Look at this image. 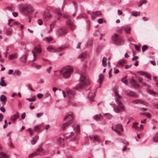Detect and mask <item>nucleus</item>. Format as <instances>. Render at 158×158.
<instances>
[{"instance_id":"nucleus-1","label":"nucleus","mask_w":158,"mask_h":158,"mask_svg":"<svg viewBox=\"0 0 158 158\" xmlns=\"http://www.w3.org/2000/svg\"><path fill=\"white\" fill-rule=\"evenodd\" d=\"M80 77L79 80L80 84L77 88L78 89H82L88 86L89 88V84L90 82L88 80L86 79V74L84 72L81 71L79 73Z\"/></svg>"},{"instance_id":"nucleus-2","label":"nucleus","mask_w":158,"mask_h":158,"mask_svg":"<svg viewBox=\"0 0 158 158\" xmlns=\"http://www.w3.org/2000/svg\"><path fill=\"white\" fill-rule=\"evenodd\" d=\"M115 94L116 96L115 98L117 105L116 106L113 107L114 109L115 112L119 113L124 110V106L120 100L121 98V97L118 95V93L116 91L115 92Z\"/></svg>"},{"instance_id":"nucleus-3","label":"nucleus","mask_w":158,"mask_h":158,"mask_svg":"<svg viewBox=\"0 0 158 158\" xmlns=\"http://www.w3.org/2000/svg\"><path fill=\"white\" fill-rule=\"evenodd\" d=\"M55 13L57 15L61 16L63 17L68 19L66 21L67 24L69 26L70 28L72 30H73L75 28V25L73 22L70 20V16L66 14H62L60 9L58 8L56 9L55 10Z\"/></svg>"},{"instance_id":"nucleus-4","label":"nucleus","mask_w":158,"mask_h":158,"mask_svg":"<svg viewBox=\"0 0 158 158\" xmlns=\"http://www.w3.org/2000/svg\"><path fill=\"white\" fill-rule=\"evenodd\" d=\"M62 93L64 98H68L70 101H73L74 100L76 95L74 90H69L66 92L62 91Z\"/></svg>"},{"instance_id":"nucleus-5","label":"nucleus","mask_w":158,"mask_h":158,"mask_svg":"<svg viewBox=\"0 0 158 158\" xmlns=\"http://www.w3.org/2000/svg\"><path fill=\"white\" fill-rule=\"evenodd\" d=\"M73 69L70 67H66L61 69L60 70V73L65 78L69 77L73 72Z\"/></svg>"},{"instance_id":"nucleus-6","label":"nucleus","mask_w":158,"mask_h":158,"mask_svg":"<svg viewBox=\"0 0 158 158\" xmlns=\"http://www.w3.org/2000/svg\"><path fill=\"white\" fill-rule=\"evenodd\" d=\"M22 10L25 14L28 15L33 11L34 9L31 6L26 5L23 6Z\"/></svg>"},{"instance_id":"nucleus-7","label":"nucleus","mask_w":158,"mask_h":158,"mask_svg":"<svg viewBox=\"0 0 158 158\" xmlns=\"http://www.w3.org/2000/svg\"><path fill=\"white\" fill-rule=\"evenodd\" d=\"M112 129L113 131L116 132L119 135H121V133L118 130H120L121 131H123V127L122 125L120 124H117L115 125L114 127H112Z\"/></svg>"},{"instance_id":"nucleus-8","label":"nucleus","mask_w":158,"mask_h":158,"mask_svg":"<svg viewBox=\"0 0 158 158\" xmlns=\"http://www.w3.org/2000/svg\"><path fill=\"white\" fill-rule=\"evenodd\" d=\"M42 49L40 46H35L34 47V49L32 51V53L33 56V61H35L36 60V56L35 52L39 53L41 52Z\"/></svg>"},{"instance_id":"nucleus-9","label":"nucleus","mask_w":158,"mask_h":158,"mask_svg":"<svg viewBox=\"0 0 158 158\" xmlns=\"http://www.w3.org/2000/svg\"><path fill=\"white\" fill-rule=\"evenodd\" d=\"M63 120L64 121L71 125L73 123V117L71 114L66 115L64 117Z\"/></svg>"},{"instance_id":"nucleus-10","label":"nucleus","mask_w":158,"mask_h":158,"mask_svg":"<svg viewBox=\"0 0 158 158\" xmlns=\"http://www.w3.org/2000/svg\"><path fill=\"white\" fill-rule=\"evenodd\" d=\"M68 32L67 28L64 27H60L57 30V33L60 35H63Z\"/></svg>"},{"instance_id":"nucleus-11","label":"nucleus","mask_w":158,"mask_h":158,"mask_svg":"<svg viewBox=\"0 0 158 158\" xmlns=\"http://www.w3.org/2000/svg\"><path fill=\"white\" fill-rule=\"evenodd\" d=\"M64 136L66 138H69L74 140H77L79 138L78 136L75 131L71 132L70 135L68 136L64 135Z\"/></svg>"},{"instance_id":"nucleus-12","label":"nucleus","mask_w":158,"mask_h":158,"mask_svg":"<svg viewBox=\"0 0 158 158\" xmlns=\"http://www.w3.org/2000/svg\"><path fill=\"white\" fill-rule=\"evenodd\" d=\"M118 34H115L112 37L113 40L117 44H120L122 42V40L121 38H118Z\"/></svg>"},{"instance_id":"nucleus-13","label":"nucleus","mask_w":158,"mask_h":158,"mask_svg":"<svg viewBox=\"0 0 158 158\" xmlns=\"http://www.w3.org/2000/svg\"><path fill=\"white\" fill-rule=\"evenodd\" d=\"M88 92L89 94L88 95V98L90 100L91 102H93L94 101V97L95 96V94L93 91H89Z\"/></svg>"},{"instance_id":"nucleus-14","label":"nucleus","mask_w":158,"mask_h":158,"mask_svg":"<svg viewBox=\"0 0 158 158\" xmlns=\"http://www.w3.org/2000/svg\"><path fill=\"white\" fill-rule=\"evenodd\" d=\"M51 17L52 15L48 11H45L44 12L43 19L45 21L49 20L51 18Z\"/></svg>"},{"instance_id":"nucleus-15","label":"nucleus","mask_w":158,"mask_h":158,"mask_svg":"<svg viewBox=\"0 0 158 158\" xmlns=\"http://www.w3.org/2000/svg\"><path fill=\"white\" fill-rule=\"evenodd\" d=\"M47 50L49 52H54L58 51V47H57L53 46H48Z\"/></svg>"},{"instance_id":"nucleus-16","label":"nucleus","mask_w":158,"mask_h":158,"mask_svg":"<svg viewBox=\"0 0 158 158\" xmlns=\"http://www.w3.org/2000/svg\"><path fill=\"white\" fill-rule=\"evenodd\" d=\"M129 81L131 85L134 87L138 88L139 86V85L136 83V81L133 79V77L130 78Z\"/></svg>"},{"instance_id":"nucleus-17","label":"nucleus","mask_w":158,"mask_h":158,"mask_svg":"<svg viewBox=\"0 0 158 158\" xmlns=\"http://www.w3.org/2000/svg\"><path fill=\"white\" fill-rule=\"evenodd\" d=\"M56 140L58 143L61 146H63L65 144L64 139L63 138L58 136Z\"/></svg>"},{"instance_id":"nucleus-18","label":"nucleus","mask_w":158,"mask_h":158,"mask_svg":"<svg viewBox=\"0 0 158 158\" xmlns=\"http://www.w3.org/2000/svg\"><path fill=\"white\" fill-rule=\"evenodd\" d=\"M134 104H142L146 106H148V103L145 101L141 99H137L134 100L133 101Z\"/></svg>"},{"instance_id":"nucleus-19","label":"nucleus","mask_w":158,"mask_h":158,"mask_svg":"<svg viewBox=\"0 0 158 158\" xmlns=\"http://www.w3.org/2000/svg\"><path fill=\"white\" fill-rule=\"evenodd\" d=\"M90 140L92 141H96L98 142H100V140L98 136L97 135H91L89 137Z\"/></svg>"},{"instance_id":"nucleus-20","label":"nucleus","mask_w":158,"mask_h":158,"mask_svg":"<svg viewBox=\"0 0 158 158\" xmlns=\"http://www.w3.org/2000/svg\"><path fill=\"white\" fill-rule=\"evenodd\" d=\"M19 116V113L18 112H17L16 114H14L11 116L10 119L12 121L15 122Z\"/></svg>"},{"instance_id":"nucleus-21","label":"nucleus","mask_w":158,"mask_h":158,"mask_svg":"<svg viewBox=\"0 0 158 158\" xmlns=\"http://www.w3.org/2000/svg\"><path fill=\"white\" fill-rule=\"evenodd\" d=\"M123 28L125 31L127 33H130V30L131 27L129 25H126L123 27Z\"/></svg>"},{"instance_id":"nucleus-22","label":"nucleus","mask_w":158,"mask_h":158,"mask_svg":"<svg viewBox=\"0 0 158 158\" xmlns=\"http://www.w3.org/2000/svg\"><path fill=\"white\" fill-rule=\"evenodd\" d=\"M101 15V13L100 11H96L93 12L92 19H94L96 16H99Z\"/></svg>"},{"instance_id":"nucleus-23","label":"nucleus","mask_w":158,"mask_h":158,"mask_svg":"<svg viewBox=\"0 0 158 158\" xmlns=\"http://www.w3.org/2000/svg\"><path fill=\"white\" fill-rule=\"evenodd\" d=\"M86 56V54L85 52H82L78 56V58L81 59V60H84L85 59Z\"/></svg>"},{"instance_id":"nucleus-24","label":"nucleus","mask_w":158,"mask_h":158,"mask_svg":"<svg viewBox=\"0 0 158 158\" xmlns=\"http://www.w3.org/2000/svg\"><path fill=\"white\" fill-rule=\"evenodd\" d=\"M41 125H38L35 127L34 128V131L35 132H39L41 131Z\"/></svg>"},{"instance_id":"nucleus-25","label":"nucleus","mask_w":158,"mask_h":158,"mask_svg":"<svg viewBox=\"0 0 158 158\" xmlns=\"http://www.w3.org/2000/svg\"><path fill=\"white\" fill-rule=\"evenodd\" d=\"M137 73H140L141 75L145 76L148 78H149L151 77V75L143 71H138Z\"/></svg>"},{"instance_id":"nucleus-26","label":"nucleus","mask_w":158,"mask_h":158,"mask_svg":"<svg viewBox=\"0 0 158 158\" xmlns=\"http://www.w3.org/2000/svg\"><path fill=\"white\" fill-rule=\"evenodd\" d=\"M55 25V23H52L50 25V27L47 28L48 32L50 33L52 32V29L54 27Z\"/></svg>"},{"instance_id":"nucleus-27","label":"nucleus","mask_w":158,"mask_h":158,"mask_svg":"<svg viewBox=\"0 0 158 158\" xmlns=\"http://www.w3.org/2000/svg\"><path fill=\"white\" fill-rule=\"evenodd\" d=\"M70 125V124L65 122L62 124L61 128L63 130H64L69 126Z\"/></svg>"},{"instance_id":"nucleus-28","label":"nucleus","mask_w":158,"mask_h":158,"mask_svg":"<svg viewBox=\"0 0 158 158\" xmlns=\"http://www.w3.org/2000/svg\"><path fill=\"white\" fill-rule=\"evenodd\" d=\"M104 77L102 75L100 74L99 75V78L98 79V82L100 83V85L99 86V87L100 88L101 86V84L102 82L103 79Z\"/></svg>"},{"instance_id":"nucleus-29","label":"nucleus","mask_w":158,"mask_h":158,"mask_svg":"<svg viewBox=\"0 0 158 158\" xmlns=\"http://www.w3.org/2000/svg\"><path fill=\"white\" fill-rule=\"evenodd\" d=\"M93 118L95 120L98 121L102 119V117L101 114H100L95 115Z\"/></svg>"},{"instance_id":"nucleus-30","label":"nucleus","mask_w":158,"mask_h":158,"mask_svg":"<svg viewBox=\"0 0 158 158\" xmlns=\"http://www.w3.org/2000/svg\"><path fill=\"white\" fill-rule=\"evenodd\" d=\"M17 57V55L16 53H14L10 55L9 56V58L10 60H12L13 59H15Z\"/></svg>"},{"instance_id":"nucleus-31","label":"nucleus","mask_w":158,"mask_h":158,"mask_svg":"<svg viewBox=\"0 0 158 158\" xmlns=\"http://www.w3.org/2000/svg\"><path fill=\"white\" fill-rule=\"evenodd\" d=\"M39 139L38 136H35V137L32 138V139L31 141V143L32 144H34L37 142V140Z\"/></svg>"},{"instance_id":"nucleus-32","label":"nucleus","mask_w":158,"mask_h":158,"mask_svg":"<svg viewBox=\"0 0 158 158\" xmlns=\"http://www.w3.org/2000/svg\"><path fill=\"white\" fill-rule=\"evenodd\" d=\"M107 63V58L105 57H103L102 59V65L104 67H106Z\"/></svg>"},{"instance_id":"nucleus-33","label":"nucleus","mask_w":158,"mask_h":158,"mask_svg":"<svg viewBox=\"0 0 158 158\" xmlns=\"http://www.w3.org/2000/svg\"><path fill=\"white\" fill-rule=\"evenodd\" d=\"M139 123H133L132 128H134L136 130L139 131V127L138 126Z\"/></svg>"},{"instance_id":"nucleus-34","label":"nucleus","mask_w":158,"mask_h":158,"mask_svg":"<svg viewBox=\"0 0 158 158\" xmlns=\"http://www.w3.org/2000/svg\"><path fill=\"white\" fill-rule=\"evenodd\" d=\"M69 46V45L68 44H65L64 45L62 46L61 47H58V51H61L63 49L67 48H68Z\"/></svg>"},{"instance_id":"nucleus-35","label":"nucleus","mask_w":158,"mask_h":158,"mask_svg":"<svg viewBox=\"0 0 158 158\" xmlns=\"http://www.w3.org/2000/svg\"><path fill=\"white\" fill-rule=\"evenodd\" d=\"M13 74L15 75L20 76L21 75L22 73L20 70L18 69H17L14 71Z\"/></svg>"},{"instance_id":"nucleus-36","label":"nucleus","mask_w":158,"mask_h":158,"mask_svg":"<svg viewBox=\"0 0 158 158\" xmlns=\"http://www.w3.org/2000/svg\"><path fill=\"white\" fill-rule=\"evenodd\" d=\"M147 2V0H140L138 4V6H141L143 4L146 3Z\"/></svg>"},{"instance_id":"nucleus-37","label":"nucleus","mask_w":158,"mask_h":158,"mask_svg":"<svg viewBox=\"0 0 158 158\" xmlns=\"http://www.w3.org/2000/svg\"><path fill=\"white\" fill-rule=\"evenodd\" d=\"M0 101L2 102L3 103H5V102L6 99V97L4 95H2L0 96Z\"/></svg>"},{"instance_id":"nucleus-38","label":"nucleus","mask_w":158,"mask_h":158,"mask_svg":"<svg viewBox=\"0 0 158 158\" xmlns=\"http://www.w3.org/2000/svg\"><path fill=\"white\" fill-rule=\"evenodd\" d=\"M13 33V30L11 28H8L6 31V33L8 35H10Z\"/></svg>"},{"instance_id":"nucleus-39","label":"nucleus","mask_w":158,"mask_h":158,"mask_svg":"<svg viewBox=\"0 0 158 158\" xmlns=\"http://www.w3.org/2000/svg\"><path fill=\"white\" fill-rule=\"evenodd\" d=\"M154 141L156 142H158V131L156 133L153 138Z\"/></svg>"},{"instance_id":"nucleus-40","label":"nucleus","mask_w":158,"mask_h":158,"mask_svg":"<svg viewBox=\"0 0 158 158\" xmlns=\"http://www.w3.org/2000/svg\"><path fill=\"white\" fill-rule=\"evenodd\" d=\"M21 61L23 63H25L26 62L27 60V57L25 55H23L22 56L21 58Z\"/></svg>"},{"instance_id":"nucleus-41","label":"nucleus","mask_w":158,"mask_h":158,"mask_svg":"<svg viewBox=\"0 0 158 158\" xmlns=\"http://www.w3.org/2000/svg\"><path fill=\"white\" fill-rule=\"evenodd\" d=\"M73 129L74 130H76L78 133H79L80 131V127L79 125H77L76 127H73Z\"/></svg>"},{"instance_id":"nucleus-42","label":"nucleus","mask_w":158,"mask_h":158,"mask_svg":"<svg viewBox=\"0 0 158 158\" xmlns=\"http://www.w3.org/2000/svg\"><path fill=\"white\" fill-rule=\"evenodd\" d=\"M105 117L107 119H110L112 117V115L109 113H106L105 115Z\"/></svg>"},{"instance_id":"nucleus-43","label":"nucleus","mask_w":158,"mask_h":158,"mask_svg":"<svg viewBox=\"0 0 158 158\" xmlns=\"http://www.w3.org/2000/svg\"><path fill=\"white\" fill-rule=\"evenodd\" d=\"M7 156L6 155L2 152H0V158H6Z\"/></svg>"},{"instance_id":"nucleus-44","label":"nucleus","mask_w":158,"mask_h":158,"mask_svg":"<svg viewBox=\"0 0 158 158\" xmlns=\"http://www.w3.org/2000/svg\"><path fill=\"white\" fill-rule=\"evenodd\" d=\"M44 151V149L41 148V147H40L38 149H36V151L34 153L35 154V152H37V153H38L39 155H40V154L38 153V152H43Z\"/></svg>"},{"instance_id":"nucleus-45","label":"nucleus","mask_w":158,"mask_h":158,"mask_svg":"<svg viewBox=\"0 0 158 158\" xmlns=\"http://www.w3.org/2000/svg\"><path fill=\"white\" fill-rule=\"evenodd\" d=\"M127 94L129 96L132 97L135 96L136 95V94L135 93L131 91H130L128 92L127 93Z\"/></svg>"},{"instance_id":"nucleus-46","label":"nucleus","mask_w":158,"mask_h":158,"mask_svg":"<svg viewBox=\"0 0 158 158\" xmlns=\"http://www.w3.org/2000/svg\"><path fill=\"white\" fill-rule=\"evenodd\" d=\"M132 15L134 16L137 17L140 15V12H134L132 14Z\"/></svg>"},{"instance_id":"nucleus-47","label":"nucleus","mask_w":158,"mask_h":158,"mask_svg":"<svg viewBox=\"0 0 158 158\" xmlns=\"http://www.w3.org/2000/svg\"><path fill=\"white\" fill-rule=\"evenodd\" d=\"M148 92L151 94H153V95H155L156 94V93L153 91L152 90L149 89L147 90Z\"/></svg>"},{"instance_id":"nucleus-48","label":"nucleus","mask_w":158,"mask_h":158,"mask_svg":"<svg viewBox=\"0 0 158 158\" xmlns=\"http://www.w3.org/2000/svg\"><path fill=\"white\" fill-rule=\"evenodd\" d=\"M125 62V60L122 59L119 60L118 62V64L119 65L122 66L124 64Z\"/></svg>"},{"instance_id":"nucleus-49","label":"nucleus","mask_w":158,"mask_h":158,"mask_svg":"<svg viewBox=\"0 0 158 158\" xmlns=\"http://www.w3.org/2000/svg\"><path fill=\"white\" fill-rule=\"evenodd\" d=\"M39 154L37 153V152H35V154L34 153H32L31 155H29L28 157L27 158H32L34 156H35Z\"/></svg>"},{"instance_id":"nucleus-50","label":"nucleus","mask_w":158,"mask_h":158,"mask_svg":"<svg viewBox=\"0 0 158 158\" xmlns=\"http://www.w3.org/2000/svg\"><path fill=\"white\" fill-rule=\"evenodd\" d=\"M121 81L125 84L127 85L128 84V81L127 79H124V78H121Z\"/></svg>"},{"instance_id":"nucleus-51","label":"nucleus","mask_w":158,"mask_h":158,"mask_svg":"<svg viewBox=\"0 0 158 158\" xmlns=\"http://www.w3.org/2000/svg\"><path fill=\"white\" fill-rule=\"evenodd\" d=\"M45 39H46V41H47L48 42H50L53 40L52 38L51 37L46 38H45Z\"/></svg>"},{"instance_id":"nucleus-52","label":"nucleus","mask_w":158,"mask_h":158,"mask_svg":"<svg viewBox=\"0 0 158 158\" xmlns=\"http://www.w3.org/2000/svg\"><path fill=\"white\" fill-rule=\"evenodd\" d=\"M26 100L29 101V102H33L35 100V98H27Z\"/></svg>"},{"instance_id":"nucleus-53","label":"nucleus","mask_w":158,"mask_h":158,"mask_svg":"<svg viewBox=\"0 0 158 158\" xmlns=\"http://www.w3.org/2000/svg\"><path fill=\"white\" fill-rule=\"evenodd\" d=\"M43 115V113L42 112L36 114V116L37 118H39L41 117Z\"/></svg>"},{"instance_id":"nucleus-54","label":"nucleus","mask_w":158,"mask_h":158,"mask_svg":"<svg viewBox=\"0 0 158 158\" xmlns=\"http://www.w3.org/2000/svg\"><path fill=\"white\" fill-rule=\"evenodd\" d=\"M52 67H49L48 68H47L46 69L47 72L48 73H49L51 72V69H52Z\"/></svg>"},{"instance_id":"nucleus-55","label":"nucleus","mask_w":158,"mask_h":158,"mask_svg":"<svg viewBox=\"0 0 158 158\" xmlns=\"http://www.w3.org/2000/svg\"><path fill=\"white\" fill-rule=\"evenodd\" d=\"M1 85L2 86H6V84L4 81H2L1 82Z\"/></svg>"},{"instance_id":"nucleus-56","label":"nucleus","mask_w":158,"mask_h":158,"mask_svg":"<svg viewBox=\"0 0 158 158\" xmlns=\"http://www.w3.org/2000/svg\"><path fill=\"white\" fill-rule=\"evenodd\" d=\"M147 48V46L144 45L142 47V52H144V51H145L146 48Z\"/></svg>"},{"instance_id":"nucleus-57","label":"nucleus","mask_w":158,"mask_h":158,"mask_svg":"<svg viewBox=\"0 0 158 158\" xmlns=\"http://www.w3.org/2000/svg\"><path fill=\"white\" fill-rule=\"evenodd\" d=\"M37 97L39 98H41L43 96V95L39 93L37 94Z\"/></svg>"},{"instance_id":"nucleus-58","label":"nucleus","mask_w":158,"mask_h":158,"mask_svg":"<svg viewBox=\"0 0 158 158\" xmlns=\"http://www.w3.org/2000/svg\"><path fill=\"white\" fill-rule=\"evenodd\" d=\"M146 114V115L148 118L150 117L151 115V114L149 113H143L141 114Z\"/></svg>"},{"instance_id":"nucleus-59","label":"nucleus","mask_w":158,"mask_h":158,"mask_svg":"<svg viewBox=\"0 0 158 158\" xmlns=\"http://www.w3.org/2000/svg\"><path fill=\"white\" fill-rule=\"evenodd\" d=\"M38 22L39 25H41L43 24V21L40 19H39L38 20Z\"/></svg>"},{"instance_id":"nucleus-60","label":"nucleus","mask_w":158,"mask_h":158,"mask_svg":"<svg viewBox=\"0 0 158 158\" xmlns=\"http://www.w3.org/2000/svg\"><path fill=\"white\" fill-rule=\"evenodd\" d=\"M27 131L29 132L30 135H32L33 134V131L30 128H28Z\"/></svg>"},{"instance_id":"nucleus-61","label":"nucleus","mask_w":158,"mask_h":158,"mask_svg":"<svg viewBox=\"0 0 158 158\" xmlns=\"http://www.w3.org/2000/svg\"><path fill=\"white\" fill-rule=\"evenodd\" d=\"M137 79L140 83H141L143 80V79L139 77H137Z\"/></svg>"},{"instance_id":"nucleus-62","label":"nucleus","mask_w":158,"mask_h":158,"mask_svg":"<svg viewBox=\"0 0 158 158\" xmlns=\"http://www.w3.org/2000/svg\"><path fill=\"white\" fill-rule=\"evenodd\" d=\"M26 116V114L25 112L23 113L21 115V118L23 119H24Z\"/></svg>"},{"instance_id":"nucleus-63","label":"nucleus","mask_w":158,"mask_h":158,"mask_svg":"<svg viewBox=\"0 0 158 158\" xmlns=\"http://www.w3.org/2000/svg\"><path fill=\"white\" fill-rule=\"evenodd\" d=\"M114 73L115 74H117V73H118L119 71L118 69H116V68H114Z\"/></svg>"},{"instance_id":"nucleus-64","label":"nucleus","mask_w":158,"mask_h":158,"mask_svg":"<svg viewBox=\"0 0 158 158\" xmlns=\"http://www.w3.org/2000/svg\"><path fill=\"white\" fill-rule=\"evenodd\" d=\"M98 22L99 24H102L103 23V19H99L98 20Z\"/></svg>"}]
</instances>
